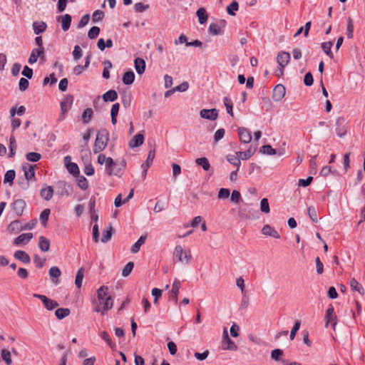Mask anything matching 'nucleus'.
I'll return each mask as SVG.
<instances>
[{"label": "nucleus", "mask_w": 365, "mask_h": 365, "mask_svg": "<svg viewBox=\"0 0 365 365\" xmlns=\"http://www.w3.org/2000/svg\"><path fill=\"white\" fill-rule=\"evenodd\" d=\"M29 82L26 78H21L19 80V90L21 91H26L29 88Z\"/></svg>", "instance_id": "774afa93"}, {"label": "nucleus", "mask_w": 365, "mask_h": 365, "mask_svg": "<svg viewBox=\"0 0 365 365\" xmlns=\"http://www.w3.org/2000/svg\"><path fill=\"white\" fill-rule=\"evenodd\" d=\"M9 158H13L16 154V150L17 148V145L16 143V139L14 135H11L9 138Z\"/></svg>", "instance_id": "2f4dec72"}, {"label": "nucleus", "mask_w": 365, "mask_h": 365, "mask_svg": "<svg viewBox=\"0 0 365 365\" xmlns=\"http://www.w3.org/2000/svg\"><path fill=\"white\" fill-rule=\"evenodd\" d=\"M112 236V226L110 225L109 227L103 230V237L101 238V242L106 243L108 242Z\"/></svg>", "instance_id": "c03bdc74"}, {"label": "nucleus", "mask_w": 365, "mask_h": 365, "mask_svg": "<svg viewBox=\"0 0 365 365\" xmlns=\"http://www.w3.org/2000/svg\"><path fill=\"white\" fill-rule=\"evenodd\" d=\"M103 16H104V14L102 11L96 10L93 14L92 21L94 23L98 22L99 21H101L103 19Z\"/></svg>", "instance_id": "69168bd1"}, {"label": "nucleus", "mask_w": 365, "mask_h": 365, "mask_svg": "<svg viewBox=\"0 0 365 365\" xmlns=\"http://www.w3.org/2000/svg\"><path fill=\"white\" fill-rule=\"evenodd\" d=\"M93 112L91 108H88L85 109L82 114L83 122L84 123H88L91 120V118L93 116Z\"/></svg>", "instance_id": "a18cd8bd"}, {"label": "nucleus", "mask_w": 365, "mask_h": 365, "mask_svg": "<svg viewBox=\"0 0 365 365\" xmlns=\"http://www.w3.org/2000/svg\"><path fill=\"white\" fill-rule=\"evenodd\" d=\"M195 163L197 165L201 166L205 170H208L210 168V163L205 157L197 158L195 160Z\"/></svg>", "instance_id": "4c0bfd02"}, {"label": "nucleus", "mask_w": 365, "mask_h": 365, "mask_svg": "<svg viewBox=\"0 0 365 365\" xmlns=\"http://www.w3.org/2000/svg\"><path fill=\"white\" fill-rule=\"evenodd\" d=\"M61 274V272L58 267L53 266L49 269V275L51 277L58 279Z\"/></svg>", "instance_id": "0e129e2a"}, {"label": "nucleus", "mask_w": 365, "mask_h": 365, "mask_svg": "<svg viewBox=\"0 0 365 365\" xmlns=\"http://www.w3.org/2000/svg\"><path fill=\"white\" fill-rule=\"evenodd\" d=\"M354 24L352 19L349 17L347 19L346 36L349 38L353 37Z\"/></svg>", "instance_id": "864d4df0"}, {"label": "nucleus", "mask_w": 365, "mask_h": 365, "mask_svg": "<svg viewBox=\"0 0 365 365\" xmlns=\"http://www.w3.org/2000/svg\"><path fill=\"white\" fill-rule=\"evenodd\" d=\"M118 98V93L114 90H109L103 95V99L104 101L113 102Z\"/></svg>", "instance_id": "7c9ffc66"}, {"label": "nucleus", "mask_w": 365, "mask_h": 365, "mask_svg": "<svg viewBox=\"0 0 365 365\" xmlns=\"http://www.w3.org/2000/svg\"><path fill=\"white\" fill-rule=\"evenodd\" d=\"M173 257L182 264H187L192 259V255L190 251L185 250L181 245H178L175 247Z\"/></svg>", "instance_id": "7ed1b4c3"}, {"label": "nucleus", "mask_w": 365, "mask_h": 365, "mask_svg": "<svg viewBox=\"0 0 365 365\" xmlns=\"http://www.w3.org/2000/svg\"><path fill=\"white\" fill-rule=\"evenodd\" d=\"M300 326H301L300 321L297 320L290 331L289 338L291 340H293L295 338L297 332L299 331Z\"/></svg>", "instance_id": "13d9d810"}, {"label": "nucleus", "mask_w": 365, "mask_h": 365, "mask_svg": "<svg viewBox=\"0 0 365 365\" xmlns=\"http://www.w3.org/2000/svg\"><path fill=\"white\" fill-rule=\"evenodd\" d=\"M66 168L68 171L74 176H78L79 175V168L76 163H68L66 164Z\"/></svg>", "instance_id": "ea45409f"}, {"label": "nucleus", "mask_w": 365, "mask_h": 365, "mask_svg": "<svg viewBox=\"0 0 365 365\" xmlns=\"http://www.w3.org/2000/svg\"><path fill=\"white\" fill-rule=\"evenodd\" d=\"M260 210L264 213H269L270 211L269 205L267 198H263L260 202Z\"/></svg>", "instance_id": "6e6d98bb"}, {"label": "nucleus", "mask_w": 365, "mask_h": 365, "mask_svg": "<svg viewBox=\"0 0 365 365\" xmlns=\"http://www.w3.org/2000/svg\"><path fill=\"white\" fill-rule=\"evenodd\" d=\"M239 8L238 3L236 1H233L227 8V13L231 15L234 16L235 11H237Z\"/></svg>", "instance_id": "4d7b16f0"}, {"label": "nucleus", "mask_w": 365, "mask_h": 365, "mask_svg": "<svg viewBox=\"0 0 365 365\" xmlns=\"http://www.w3.org/2000/svg\"><path fill=\"white\" fill-rule=\"evenodd\" d=\"M46 24L43 21H34L33 23V29L36 35L44 32L46 29Z\"/></svg>", "instance_id": "5701e85b"}, {"label": "nucleus", "mask_w": 365, "mask_h": 365, "mask_svg": "<svg viewBox=\"0 0 365 365\" xmlns=\"http://www.w3.org/2000/svg\"><path fill=\"white\" fill-rule=\"evenodd\" d=\"M196 15L200 24H203L207 21L208 15L205 8L201 7L198 9L196 11Z\"/></svg>", "instance_id": "393cba45"}, {"label": "nucleus", "mask_w": 365, "mask_h": 365, "mask_svg": "<svg viewBox=\"0 0 365 365\" xmlns=\"http://www.w3.org/2000/svg\"><path fill=\"white\" fill-rule=\"evenodd\" d=\"M16 173L14 170H9L6 171L4 175V182L9 183L10 185L13 184V181L15 178Z\"/></svg>", "instance_id": "58836bf2"}, {"label": "nucleus", "mask_w": 365, "mask_h": 365, "mask_svg": "<svg viewBox=\"0 0 365 365\" xmlns=\"http://www.w3.org/2000/svg\"><path fill=\"white\" fill-rule=\"evenodd\" d=\"M108 140V133L106 130L98 132L93 145V153H98L103 150L107 146Z\"/></svg>", "instance_id": "f03ea898"}, {"label": "nucleus", "mask_w": 365, "mask_h": 365, "mask_svg": "<svg viewBox=\"0 0 365 365\" xmlns=\"http://www.w3.org/2000/svg\"><path fill=\"white\" fill-rule=\"evenodd\" d=\"M221 344L223 350L236 351L237 349L236 344L230 338L226 327L223 329Z\"/></svg>", "instance_id": "20e7f679"}, {"label": "nucleus", "mask_w": 365, "mask_h": 365, "mask_svg": "<svg viewBox=\"0 0 365 365\" xmlns=\"http://www.w3.org/2000/svg\"><path fill=\"white\" fill-rule=\"evenodd\" d=\"M226 158L230 163L237 166V170H239L241 163L238 155H227Z\"/></svg>", "instance_id": "a19ab883"}, {"label": "nucleus", "mask_w": 365, "mask_h": 365, "mask_svg": "<svg viewBox=\"0 0 365 365\" xmlns=\"http://www.w3.org/2000/svg\"><path fill=\"white\" fill-rule=\"evenodd\" d=\"M1 358L2 360L6 363V365H11L12 363L11 352L7 349L1 350Z\"/></svg>", "instance_id": "49530a36"}, {"label": "nucleus", "mask_w": 365, "mask_h": 365, "mask_svg": "<svg viewBox=\"0 0 365 365\" xmlns=\"http://www.w3.org/2000/svg\"><path fill=\"white\" fill-rule=\"evenodd\" d=\"M134 66L138 74L141 75L145 70V61L141 58H136L134 61Z\"/></svg>", "instance_id": "a211bd4d"}, {"label": "nucleus", "mask_w": 365, "mask_h": 365, "mask_svg": "<svg viewBox=\"0 0 365 365\" xmlns=\"http://www.w3.org/2000/svg\"><path fill=\"white\" fill-rule=\"evenodd\" d=\"M326 327H328L329 323H332L333 329H335L336 325V314L325 315Z\"/></svg>", "instance_id": "052dcab7"}, {"label": "nucleus", "mask_w": 365, "mask_h": 365, "mask_svg": "<svg viewBox=\"0 0 365 365\" xmlns=\"http://www.w3.org/2000/svg\"><path fill=\"white\" fill-rule=\"evenodd\" d=\"M230 190L227 188H221L220 189L217 197L219 199H226L230 196Z\"/></svg>", "instance_id": "338daca9"}, {"label": "nucleus", "mask_w": 365, "mask_h": 365, "mask_svg": "<svg viewBox=\"0 0 365 365\" xmlns=\"http://www.w3.org/2000/svg\"><path fill=\"white\" fill-rule=\"evenodd\" d=\"M283 351L280 349H275L274 350L272 351L271 352V358L272 359L276 361H280L282 359L281 357L283 355Z\"/></svg>", "instance_id": "09e8293b"}, {"label": "nucleus", "mask_w": 365, "mask_h": 365, "mask_svg": "<svg viewBox=\"0 0 365 365\" xmlns=\"http://www.w3.org/2000/svg\"><path fill=\"white\" fill-rule=\"evenodd\" d=\"M181 287V282L178 279H175L172 285V289L169 292V300L173 301L175 304H178V294Z\"/></svg>", "instance_id": "423d86ee"}, {"label": "nucleus", "mask_w": 365, "mask_h": 365, "mask_svg": "<svg viewBox=\"0 0 365 365\" xmlns=\"http://www.w3.org/2000/svg\"><path fill=\"white\" fill-rule=\"evenodd\" d=\"M106 171L108 175H119L121 173V168H118L115 162L113 160V163L109 166H106Z\"/></svg>", "instance_id": "412c9836"}, {"label": "nucleus", "mask_w": 365, "mask_h": 365, "mask_svg": "<svg viewBox=\"0 0 365 365\" xmlns=\"http://www.w3.org/2000/svg\"><path fill=\"white\" fill-rule=\"evenodd\" d=\"M350 287L352 291L358 292L361 295L364 294V289L363 287L354 278H352L350 280Z\"/></svg>", "instance_id": "c85d7f7f"}, {"label": "nucleus", "mask_w": 365, "mask_h": 365, "mask_svg": "<svg viewBox=\"0 0 365 365\" xmlns=\"http://www.w3.org/2000/svg\"><path fill=\"white\" fill-rule=\"evenodd\" d=\"M98 163L101 165L103 163L106 164V166H109L113 163V158L110 157H106L103 154H100L98 157Z\"/></svg>", "instance_id": "37998d69"}, {"label": "nucleus", "mask_w": 365, "mask_h": 365, "mask_svg": "<svg viewBox=\"0 0 365 365\" xmlns=\"http://www.w3.org/2000/svg\"><path fill=\"white\" fill-rule=\"evenodd\" d=\"M238 135L240 140L242 143H249L252 140L251 133L245 128H239Z\"/></svg>", "instance_id": "ddd939ff"}, {"label": "nucleus", "mask_w": 365, "mask_h": 365, "mask_svg": "<svg viewBox=\"0 0 365 365\" xmlns=\"http://www.w3.org/2000/svg\"><path fill=\"white\" fill-rule=\"evenodd\" d=\"M155 156V150H150L148 153V158L145 163L141 165L143 170L148 169L153 163V161Z\"/></svg>", "instance_id": "a878e982"}, {"label": "nucleus", "mask_w": 365, "mask_h": 365, "mask_svg": "<svg viewBox=\"0 0 365 365\" xmlns=\"http://www.w3.org/2000/svg\"><path fill=\"white\" fill-rule=\"evenodd\" d=\"M26 158L29 161L37 162L41 159V155L38 153L30 152L26 155Z\"/></svg>", "instance_id": "603ef678"}, {"label": "nucleus", "mask_w": 365, "mask_h": 365, "mask_svg": "<svg viewBox=\"0 0 365 365\" xmlns=\"http://www.w3.org/2000/svg\"><path fill=\"white\" fill-rule=\"evenodd\" d=\"M26 205V202L24 200L17 199L11 204V207H12L15 214L18 217H20L24 212Z\"/></svg>", "instance_id": "1a4fd4ad"}, {"label": "nucleus", "mask_w": 365, "mask_h": 365, "mask_svg": "<svg viewBox=\"0 0 365 365\" xmlns=\"http://www.w3.org/2000/svg\"><path fill=\"white\" fill-rule=\"evenodd\" d=\"M209 31L215 36L220 35L222 34V28L217 24L212 23L209 26Z\"/></svg>", "instance_id": "79ce46f5"}, {"label": "nucleus", "mask_w": 365, "mask_h": 365, "mask_svg": "<svg viewBox=\"0 0 365 365\" xmlns=\"http://www.w3.org/2000/svg\"><path fill=\"white\" fill-rule=\"evenodd\" d=\"M135 73L132 71H126L122 78L123 83L125 85H130L134 82Z\"/></svg>", "instance_id": "bb28decb"}, {"label": "nucleus", "mask_w": 365, "mask_h": 365, "mask_svg": "<svg viewBox=\"0 0 365 365\" xmlns=\"http://www.w3.org/2000/svg\"><path fill=\"white\" fill-rule=\"evenodd\" d=\"M286 93V88L282 84H277L273 90L272 99L279 102L282 100Z\"/></svg>", "instance_id": "6e6552de"}, {"label": "nucleus", "mask_w": 365, "mask_h": 365, "mask_svg": "<svg viewBox=\"0 0 365 365\" xmlns=\"http://www.w3.org/2000/svg\"><path fill=\"white\" fill-rule=\"evenodd\" d=\"M38 247L43 252H48L50 248V240L43 236L39 237Z\"/></svg>", "instance_id": "c756f323"}, {"label": "nucleus", "mask_w": 365, "mask_h": 365, "mask_svg": "<svg viewBox=\"0 0 365 365\" xmlns=\"http://www.w3.org/2000/svg\"><path fill=\"white\" fill-rule=\"evenodd\" d=\"M224 105L226 107L227 113L230 114L231 116H233V110H232V101L228 97H225L223 98Z\"/></svg>", "instance_id": "de8ad7c7"}, {"label": "nucleus", "mask_w": 365, "mask_h": 365, "mask_svg": "<svg viewBox=\"0 0 365 365\" xmlns=\"http://www.w3.org/2000/svg\"><path fill=\"white\" fill-rule=\"evenodd\" d=\"M120 105L118 103H114L112 106L111 110H110V115H111V122L113 125H115L117 123V115L118 114Z\"/></svg>", "instance_id": "473e14b6"}, {"label": "nucleus", "mask_w": 365, "mask_h": 365, "mask_svg": "<svg viewBox=\"0 0 365 365\" xmlns=\"http://www.w3.org/2000/svg\"><path fill=\"white\" fill-rule=\"evenodd\" d=\"M33 297L39 299L43 304L45 308L48 311L53 310L57 308L59 304L56 301L48 298L46 296L39 294H34Z\"/></svg>", "instance_id": "39448f33"}, {"label": "nucleus", "mask_w": 365, "mask_h": 365, "mask_svg": "<svg viewBox=\"0 0 365 365\" xmlns=\"http://www.w3.org/2000/svg\"><path fill=\"white\" fill-rule=\"evenodd\" d=\"M260 152L263 154H267L269 155H273L277 153V151L275 149L272 148L271 145H265L261 147Z\"/></svg>", "instance_id": "3c124183"}, {"label": "nucleus", "mask_w": 365, "mask_h": 365, "mask_svg": "<svg viewBox=\"0 0 365 365\" xmlns=\"http://www.w3.org/2000/svg\"><path fill=\"white\" fill-rule=\"evenodd\" d=\"M291 56L289 53L286 51H280L277 56V61L279 66L285 68L290 61Z\"/></svg>", "instance_id": "f8f14e48"}, {"label": "nucleus", "mask_w": 365, "mask_h": 365, "mask_svg": "<svg viewBox=\"0 0 365 365\" xmlns=\"http://www.w3.org/2000/svg\"><path fill=\"white\" fill-rule=\"evenodd\" d=\"M33 238L31 232L23 233L14 240V244L16 245L21 244H27Z\"/></svg>", "instance_id": "4468645a"}, {"label": "nucleus", "mask_w": 365, "mask_h": 365, "mask_svg": "<svg viewBox=\"0 0 365 365\" xmlns=\"http://www.w3.org/2000/svg\"><path fill=\"white\" fill-rule=\"evenodd\" d=\"M40 195L45 200H50L53 195V189L51 186H46L41 190Z\"/></svg>", "instance_id": "aec40b11"}, {"label": "nucleus", "mask_w": 365, "mask_h": 365, "mask_svg": "<svg viewBox=\"0 0 365 365\" xmlns=\"http://www.w3.org/2000/svg\"><path fill=\"white\" fill-rule=\"evenodd\" d=\"M336 133L340 138L344 137L346 133V120L344 118H338L336 122Z\"/></svg>", "instance_id": "9b49d317"}, {"label": "nucleus", "mask_w": 365, "mask_h": 365, "mask_svg": "<svg viewBox=\"0 0 365 365\" xmlns=\"http://www.w3.org/2000/svg\"><path fill=\"white\" fill-rule=\"evenodd\" d=\"M70 309L68 308H58L55 312V315L58 319H63L70 314Z\"/></svg>", "instance_id": "c9c22d12"}, {"label": "nucleus", "mask_w": 365, "mask_h": 365, "mask_svg": "<svg viewBox=\"0 0 365 365\" xmlns=\"http://www.w3.org/2000/svg\"><path fill=\"white\" fill-rule=\"evenodd\" d=\"M14 257L24 263H29L31 258L29 255L24 251L18 250L14 253Z\"/></svg>", "instance_id": "b1692460"}, {"label": "nucleus", "mask_w": 365, "mask_h": 365, "mask_svg": "<svg viewBox=\"0 0 365 365\" xmlns=\"http://www.w3.org/2000/svg\"><path fill=\"white\" fill-rule=\"evenodd\" d=\"M133 267L134 263L133 262H129L127 263L122 271V275L123 277H128L132 272Z\"/></svg>", "instance_id": "bf43d9fd"}, {"label": "nucleus", "mask_w": 365, "mask_h": 365, "mask_svg": "<svg viewBox=\"0 0 365 365\" xmlns=\"http://www.w3.org/2000/svg\"><path fill=\"white\" fill-rule=\"evenodd\" d=\"M100 33V28L98 26H93L88 33V36L91 39L96 38Z\"/></svg>", "instance_id": "e2e57ef3"}, {"label": "nucleus", "mask_w": 365, "mask_h": 365, "mask_svg": "<svg viewBox=\"0 0 365 365\" xmlns=\"http://www.w3.org/2000/svg\"><path fill=\"white\" fill-rule=\"evenodd\" d=\"M144 142V135L141 133L136 134L129 142V146L132 148L140 146Z\"/></svg>", "instance_id": "2eb2a0df"}, {"label": "nucleus", "mask_w": 365, "mask_h": 365, "mask_svg": "<svg viewBox=\"0 0 365 365\" xmlns=\"http://www.w3.org/2000/svg\"><path fill=\"white\" fill-rule=\"evenodd\" d=\"M225 130L224 128H220L216 130V132L214 134V142L215 143H217L218 141H220L221 139H222L225 136Z\"/></svg>", "instance_id": "680f3d73"}, {"label": "nucleus", "mask_w": 365, "mask_h": 365, "mask_svg": "<svg viewBox=\"0 0 365 365\" xmlns=\"http://www.w3.org/2000/svg\"><path fill=\"white\" fill-rule=\"evenodd\" d=\"M41 54H42V48H34L31 51V53L29 58V60H28L29 63V64L35 63L37 61L38 56H41Z\"/></svg>", "instance_id": "cd10ccee"}, {"label": "nucleus", "mask_w": 365, "mask_h": 365, "mask_svg": "<svg viewBox=\"0 0 365 365\" xmlns=\"http://www.w3.org/2000/svg\"><path fill=\"white\" fill-rule=\"evenodd\" d=\"M83 277H84V269H83V267H81L76 273V279H75V284L78 288H81V287L82 286Z\"/></svg>", "instance_id": "f704fd0d"}, {"label": "nucleus", "mask_w": 365, "mask_h": 365, "mask_svg": "<svg viewBox=\"0 0 365 365\" xmlns=\"http://www.w3.org/2000/svg\"><path fill=\"white\" fill-rule=\"evenodd\" d=\"M200 115L202 118L207 120H215L218 117V110L215 108L212 109H202L200 111Z\"/></svg>", "instance_id": "9d476101"}, {"label": "nucleus", "mask_w": 365, "mask_h": 365, "mask_svg": "<svg viewBox=\"0 0 365 365\" xmlns=\"http://www.w3.org/2000/svg\"><path fill=\"white\" fill-rule=\"evenodd\" d=\"M256 148H252V147L249 148L246 151H237L236 155L239 156L240 160L242 159L243 160H247L250 158L255 153Z\"/></svg>", "instance_id": "4be33fe9"}, {"label": "nucleus", "mask_w": 365, "mask_h": 365, "mask_svg": "<svg viewBox=\"0 0 365 365\" xmlns=\"http://www.w3.org/2000/svg\"><path fill=\"white\" fill-rule=\"evenodd\" d=\"M108 287L107 286H101L97 291L98 299L102 308L98 307L94 309V312H101L102 315H105L108 310L112 309L113 306V300L111 296L108 295Z\"/></svg>", "instance_id": "f257e3e1"}, {"label": "nucleus", "mask_w": 365, "mask_h": 365, "mask_svg": "<svg viewBox=\"0 0 365 365\" xmlns=\"http://www.w3.org/2000/svg\"><path fill=\"white\" fill-rule=\"evenodd\" d=\"M263 235L271 236L274 238L279 239L280 237L279 234L277 230L273 229L270 225H265L262 230Z\"/></svg>", "instance_id": "f3484780"}, {"label": "nucleus", "mask_w": 365, "mask_h": 365, "mask_svg": "<svg viewBox=\"0 0 365 365\" xmlns=\"http://www.w3.org/2000/svg\"><path fill=\"white\" fill-rule=\"evenodd\" d=\"M73 101V97L72 96H68L61 102V114L60 119L62 120L64 118L65 114L71 109Z\"/></svg>", "instance_id": "0eeeda50"}, {"label": "nucleus", "mask_w": 365, "mask_h": 365, "mask_svg": "<svg viewBox=\"0 0 365 365\" xmlns=\"http://www.w3.org/2000/svg\"><path fill=\"white\" fill-rule=\"evenodd\" d=\"M35 167H36V165H33L31 164H26V165H23L24 175L27 180H29L34 178V176H35L34 168Z\"/></svg>", "instance_id": "dca6fc26"}, {"label": "nucleus", "mask_w": 365, "mask_h": 365, "mask_svg": "<svg viewBox=\"0 0 365 365\" xmlns=\"http://www.w3.org/2000/svg\"><path fill=\"white\" fill-rule=\"evenodd\" d=\"M51 213V210L48 208L44 209L41 213L40 214V221L43 225H46L48 220V217Z\"/></svg>", "instance_id": "8fccbe9b"}, {"label": "nucleus", "mask_w": 365, "mask_h": 365, "mask_svg": "<svg viewBox=\"0 0 365 365\" xmlns=\"http://www.w3.org/2000/svg\"><path fill=\"white\" fill-rule=\"evenodd\" d=\"M333 46V43L331 41H327L322 43V48L324 53L331 58H334V55L331 52V47Z\"/></svg>", "instance_id": "e433bc0d"}, {"label": "nucleus", "mask_w": 365, "mask_h": 365, "mask_svg": "<svg viewBox=\"0 0 365 365\" xmlns=\"http://www.w3.org/2000/svg\"><path fill=\"white\" fill-rule=\"evenodd\" d=\"M146 235H142L138 240L131 247V252L132 253H137L140 248V246L145 243L146 240Z\"/></svg>", "instance_id": "72a5a7b5"}, {"label": "nucleus", "mask_w": 365, "mask_h": 365, "mask_svg": "<svg viewBox=\"0 0 365 365\" xmlns=\"http://www.w3.org/2000/svg\"><path fill=\"white\" fill-rule=\"evenodd\" d=\"M60 19H61L62 29L64 31H68L69 29V28H70L71 20H72L71 16L68 14H65L63 16L58 17V19H57L58 21H59Z\"/></svg>", "instance_id": "6ab92c4d"}, {"label": "nucleus", "mask_w": 365, "mask_h": 365, "mask_svg": "<svg viewBox=\"0 0 365 365\" xmlns=\"http://www.w3.org/2000/svg\"><path fill=\"white\" fill-rule=\"evenodd\" d=\"M77 184L81 190H86L88 187V180L84 176H80L77 179Z\"/></svg>", "instance_id": "5fc2aeb1"}]
</instances>
